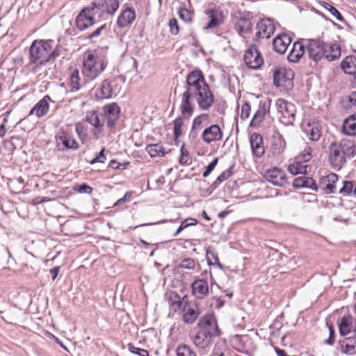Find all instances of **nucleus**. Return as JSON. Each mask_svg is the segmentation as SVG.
<instances>
[{
    "mask_svg": "<svg viewBox=\"0 0 356 356\" xmlns=\"http://www.w3.org/2000/svg\"><path fill=\"white\" fill-rule=\"evenodd\" d=\"M179 111L184 117L191 118L195 111L193 99L200 110H209L214 103V95L202 72L195 70L186 76L184 90L179 96Z\"/></svg>",
    "mask_w": 356,
    "mask_h": 356,
    "instance_id": "nucleus-1",
    "label": "nucleus"
},
{
    "mask_svg": "<svg viewBox=\"0 0 356 356\" xmlns=\"http://www.w3.org/2000/svg\"><path fill=\"white\" fill-rule=\"evenodd\" d=\"M168 302L171 312H179L186 324L194 323L200 314V309L194 301H189L187 295L181 297L176 292L168 294Z\"/></svg>",
    "mask_w": 356,
    "mask_h": 356,
    "instance_id": "nucleus-2",
    "label": "nucleus"
},
{
    "mask_svg": "<svg viewBox=\"0 0 356 356\" xmlns=\"http://www.w3.org/2000/svg\"><path fill=\"white\" fill-rule=\"evenodd\" d=\"M356 153V145L353 140L343 138L339 142L332 143L329 147V161L331 166L339 170L344 165L348 157Z\"/></svg>",
    "mask_w": 356,
    "mask_h": 356,
    "instance_id": "nucleus-3",
    "label": "nucleus"
},
{
    "mask_svg": "<svg viewBox=\"0 0 356 356\" xmlns=\"http://www.w3.org/2000/svg\"><path fill=\"white\" fill-rule=\"evenodd\" d=\"M107 65L105 59L95 51H87L83 57L82 73L85 80L93 81L100 76Z\"/></svg>",
    "mask_w": 356,
    "mask_h": 356,
    "instance_id": "nucleus-4",
    "label": "nucleus"
},
{
    "mask_svg": "<svg viewBox=\"0 0 356 356\" xmlns=\"http://www.w3.org/2000/svg\"><path fill=\"white\" fill-rule=\"evenodd\" d=\"M30 58L33 63L40 64L55 59L60 54L51 40H34L29 49Z\"/></svg>",
    "mask_w": 356,
    "mask_h": 356,
    "instance_id": "nucleus-5",
    "label": "nucleus"
},
{
    "mask_svg": "<svg viewBox=\"0 0 356 356\" xmlns=\"http://www.w3.org/2000/svg\"><path fill=\"white\" fill-rule=\"evenodd\" d=\"M312 149L310 146L306 145L303 151L294 158L288 166V171L293 175H306L307 168L309 167L308 162L312 159Z\"/></svg>",
    "mask_w": 356,
    "mask_h": 356,
    "instance_id": "nucleus-6",
    "label": "nucleus"
},
{
    "mask_svg": "<svg viewBox=\"0 0 356 356\" xmlns=\"http://www.w3.org/2000/svg\"><path fill=\"white\" fill-rule=\"evenodd\" d=\"M276 106L280 122L286 126L292 125L296 119V106L283 99H279L276 102Z\"/></svg>",
    "mask_w": 356,
    "mask_h": 356,
    "instance_id": "nucleus-7",
    "label": "nucleus"
},
{
    "mask_svg": "<svg viewBox=\"0 0 356 356\" xmlns=\"http://www.w3.org/2000/svg\"><path fill=\"white\" fill-rule=\"evenodd\" d=\"M97 17V12L90 4L83 8L77 15L75 19L76 26L79 31L86 30L100 20Z\"/></svg>",
    "mask_w": 356,
    "mask_h": 356,
    "instance_id": "nucleus-8",
    "label": "nucleus"
},
{
    "mask_svg": "<svg viewBox=\"0 0 356 356\" xmlns=\"http://www.w3.org/2000/svg\"><path fill=\"white\" fill-rule=\"evenodd\" d=\"M91 5L97 12L98 19H106L112 16L119 8V0H95Z\"/></svg>",
    "mask_w": 356,
    "mask_h": 356,
    "instance_id": "nucleus-9",
    "label": "nucleus"
},
{
    "mask_svg": "<svg viewBox=\"0 0 356 356\" xmlns=\"http://www.w3.org/2000/svg\"><path fill=\"white\" fill-rule=\"evenodd\" d=\"M294 72L286 67H279L273 74V83L277 88H291L293 86Z\"/></svg>",
    "mask_w": 356,
    "mask_h": 356,
    "instance_id": "nucleus-10",
    "label": "nucleus"
},
{
    "mask_svg": "<svg viewBox=\"0 0 356 356\" xmlns=\"http://www.w3.org/2000/svg\"><path fill=\"white\" fill-rule=\"evenodd\" d=\"M204 14L208 19L205 29H213L220 26L226 18V13L220 7L207 9L204 11Z\"/></svg>",
    "mask_w": 356,
    "mask_h": 356,
    "instance_id": "nucleus-11",
    "label": "nucleus"
},
{
    "mask_svg": "<svg viewBox=\"0 0 356 356\" xmlns=\"http://www.w3.org/2000/svg\"><path fill=\"white\" fill-rule=\"evenodd\" d=\"M244 61L249 68L257 70L264 64V58L256 45H251L245 52Z\"/></svg>",
    "mask_w": 356,
    "mask_h": 356,
    "instance_id": "nucleus-12",
    "label": "nucleus"
},
{
    "mask_svg": "<svg viewBox=\"0 0 356 356\" xmlns=\"http://www.w3.org/2000/svg\"><path fill=\"white\" fill-rule=\"evenodd\" d=\"M223 131L218 124H211L202 133L201 138L207 145L216 143L222 140Z\"/></svg>",
    "mask_w": 356,
    "mask_h": 356,
    "instance_id": "nucleus-13",
    "label": "nucleus"
},
{
    "mask_svg": "<svg viewBox=\"0 0 356 356\" xmlns=\"http://www.w3.org/2000/svg\"><path fill=\"white\" fill-rule=\"evenodd\" d=\"M306 48L309 58L318 61L325 56L323 50L326 48V43L319 40H310L307 42Z\"/></svg>",
    "mask_w": 356,
    "mask_h": 356,
    "instance_id": "nucleus-14",
    "label": "nucleus"
},
{
    "mask_svg": "<svg viewBox=\"0 0 356 356\" xmlns=\"http://www.w3.org/2000/svg\"><path fill=\"white\" fill-rule=\"evenodd\" d=\"M274 22L268 18L261 19L257 24L256 38L257 40L268 39L275 32Z\"/></svg>",
    "mask_w": 356,
    "mask_h": 356,
    "instance_id": "nucleus-15",
    "label": "nucleus"
},
{
    "mask_svg": "<svg viewBox=\"0 0 356 356\" xmlns=\"http://www.w3.org/2000/svg\"><path fill=\"white\" fill-rule=\"evenodd\" d=\"M264 177L275 186H284L287 184L286 172L279 168H273L265 172Z\"/></svg>",
    "mask_w": 356,
    "mask_h": 356,
    "instance_id": "nucleus-16",
    "label": "nucleus"
},
{
    "mask_svg": "<svg viewBox=\"0 0 356 356\" xmlns=\"http://www.w3.org/2000/svg\"><path fill=\"white\" fill-rule=\"evenodd\" d=\"M55 138L57 146L61 149H77L79 147L75 138L65 131H59Z\"/></svg>",
    "mask_w": 356,
    "mask_h": 356,
    "instance_id": "nucleus-17",
    "label": "nucleus"
},
{
    "mask_svg": "<svg viewBox=\"0 0 356 356\" xmlns=\"http://www.w3.org/2000/svg\"><path fill=\"white\" fill-rule=\"evenodd\" d=\"M286 146V141L282 135L279 132H275L272 137L269 154H270L273 158L279 159L284 152Z\"/></svg>",
    "mask_w": 356,
    "mask_h": 356,
    "instance_id": "nucleus-18",
    "label": "nucleus"
},
{
    "mask_svg": "<svg viewBox=\"0 0 356 356\" xmlns=\"http://www.w3.org/2000/svg\"><path fill=\"white\" fill-rule=\"evenodd\" d=\"M136 18V11L134 8L124 6L117 19V25L120 28H125L131 26Z\"/></svg>",
    "mask_w": 356,
    "mask_h": 356,
    "instance_id": "nucleus-19",
    "label": "nucleus"
},
{
    "mask_svg": "<svg viewBox=\"0 0 356 356\" xmlns=\"http://www.w3.org/2000/svg\"><path fill=\"white\" fill-rule=\"evenodd\" d=\"M103 111L107 126L113 127L119 119L120 113V107L116 103L108 104L104 106Z\"/></svg>",
    "mask_w": 356,
    "mask_h": 356,
    "instance_id": "nucleus-20",
    "label": "nucleus"
},
{
    "mask_svg": "<svg viewBox=\"0 0 356 356\" xmlns=\"http://www.w3.org/2000/svg\"><path fill=\"white\" fill-rule=\"evenodd\" d=\"M86 121L93 127L92 134L98 139L104 131V123L100 120L97 111L88 112L86 115Z\"/></svg>",
    "mask_w": 356,
    "mask_h": 356,
    "instance_id": "nucleus-21",
    "label": "nucleus"
},
{
    "mask_svg": "<svg viewBox=\"0 0 356 356\" xmlns=\"http://www.w3.org/2000/svg\"><path fill=\"white\" fill-rule=\"evenodd\" d=\"M270 101H261L259 102V108L250 121V125L251 127H257L260 126V124L263 122L266 114L270 112Z\"/></svg>",
    "mask_w": 356,
    "mask_h": 356,
    "instance_id": "nucleus-22",
    "label": "nucleus"
},
{
    "mask_svg": "<svg viewBox=\"0 0 356 356\" xmlns=\"http://www.w3.org/2000/svg\"><path fill=\"white\" fill-rule=\"evenodd\" d=\"M338 180L339 177L337 174L330 173L321 177L319 181V187L325 194L333 193L337 189L336 184Z\"/></svg>",
    "mask_w": 356,
    "mask_h": 356,
    "instance_id": "nucleus-23",
    "label": "nucleus"
},
{
    "mask_svg": "<svg viewBox=\"0 0 356 356\" xmlns=\"http://www.w3.org/2000/svg\"><path fill=\"white\" fill-rule=\"evenodd\" d=\"M215 337L214 334L209 332L207 327H202L193 337V341L195 346L199 348H204L211 343V339Z\"/></svg>",
    "mask_w": 356,
    "mask_h": 356,
    "instance_id": "nucleus-24",
    "label": "nucleus"
},
{
    "mask_svg": "<svg viewBox=\"0 0 356 356\" xmlns=\"http://www.w3.org/2000/svg\"><path fill=\"white\" fill-rule=\"evenodd\" d=\"M302 129L309 140L318 141L322 134V129L318 122L312 121L302 124Z\"/></svg>",
    "mask_w": 356,
    "mask_h": 356,
    "instance_id": "nucleus-25",
    "label": "nucleus"
},
{
    "mask_svg": "<svg viewBox=\"0 0 356 356\" xmlns=\"http://www.w3.org/2000/svg\"><path fill=\"white\" fill-rule=\"evenodd\" d=\"M250 143L253 155L258 158L261 157L265 153L262 136L259 134L254 133L250 136Z\"/></svg>",
    "mask_w": 356,
    "mask_h": 356,
    "instance_id": "nucleus-26",
    "label": "nucleus"
},
{
    "mask_svg": "<svg viewBox=\"0 0 356 356\" xmlns=\"http://www.w3.org/2000/svg\"><path fill=\"white\" fill-rule=\"evenodd\" d=\"M291 42V38L289 35L286 33L279 34L273 42L274 50L282 54L286 52Z\"/></svg>",
    "mask_w": 356,
    "mask_h": 356,
    "instance_id": "nucleus-27",
    "label": "nucleus"
},
{
    "mask_svg": "<svg viewBox=\"0 0 356 356\" xmlns=\"http://www.w3.org/2000/svg\"><path fill=\"white\" fill-rule=\"evenodd\" d=\"M192 294L198 299H202L209 293V286L206 280L200 279L191 284Z\"/></svg>",
    "mask_w": 356,
    "mask_h": 356,
    "instance_id": "nucleus-28",
    "label": "nucleus"
},
{
    "mask_svg": "<svg viewBox=\"0 0 356 356\" xmlns=\"http://www.w3.org/2000/svg\"><path fill=\"white\" fill-rule=\"evenodd\" d=\"M67 83L72 92L78 91L81 86V79L77 68L70 67Z\"/></svg>",
    "mask_w": 356,
    "mask_h": 356,
    "instance_id": "nucleus-29",
    "label": "nucleus"
},
{
    "mask_svg": "<svg viewBox=\"0 0 356 356\" xmlns=\"http://www.w3.org/2000/svg\"><path fill=\"white\" fill-rule=\"evenodd\" d=\"M49 99V96H45L40 99L30 111L29 115H35L38 118L46 115L49 110V105L47 101Z\"/></svg>",
    "mask_w": 356,
    "mask_h": 356,
    "instance_id": "nucleus-30",
    "label": "nucleus"
},
{
    "mask_svg": "<svg viewBox=\"0 0 356 356\" xmlns=\"http://www.w3.org/2000/svg\"><path fill=\"white\" fill-rule=\"evenodd\" d=\"M306 45L304 44L302 42L298 41L296 42L293 48L289 52L288 55V60L292 63H297L300 60V59L302 57L305 52Z\"/></svg>",
    "mask_w": 356,
    "mask_h": 356,
    "instance_id": "nucleus-31",
    "label": "nucleus"
},
{
    "mask_svg": "<svg viewBox=\"0 0 356 356\" xmlns=\"http://www.w3.org/2000/svg\"><path fill=\"white\" fill-rule=\"evenodd\" d=\"M339 333L341 336H346L352 331L356 330L353 325V318L350 315H345L339 323Z\"/></svg>",
    "mask_w": 356,
    "mask_h": 356,
    "instance_id": "nucleus-32",
    "label": "nucleus"
},
{
    "mask_svg": "<svg viewBox=\"0 0 356 356\" xmlns=\"http://www.w3.org/2000/svg\"><path fill=\"white\" fill-rule=\"evenodd\" d=\"M202 327H207L209 329V332L214 334L215 337L221 334L220 330L218 327L216 319L213 316H206L201 321Z\"/></svg>",
    "mask_w": 356,
    "mask_h": 356,
    "instance_id": "nucleus-33",
    "label": "nucleus"
},
{
    "mask_svg": "<svg viewBox=\"0 0 356 356\" xmlns=\"http://www.w3.org/2000/svg\"><path fill=\"white\" fill-rule=\"evenodd\" d=\"M293 186L296 188H308L316 191L317 186L315 181L309 177H300L293 180Z\"/></svg>",
    "mask_w": 356,
    "mask_h": 356,
    "instance_id": "nucleus-34",
    "label": "nucleus"
},
{
    "mask_svg": "<svg viewBox=\"0 0 356 356\" xmlns=\"http://www.w3.org/2000/svg\"><path fill=\"white\" fill-rule=\"evenodd\" d=\"M323 51H325L323 58L328 61L336 60L341 56V47L337 44L326 43V48H324Z\"/></svg>",
    "mask_w": 356,
    "mask_h": 356,
    "instance_id": "nucleus-35",
    "label": "nucleus"
},
{
    "mask_svg": "<svg viewBox=\"0 0 356 356\" xmlns=\"http://www.w3.org/2000/svg\"><path fill=\"white\" fill-rule=\"evenodd\" d=\"M342 130L346 135L356 136V113L344 120Z\"/></svg>",
    "mask_w": 356,
    "mask_h": 356,
    "instance_id": "nucleus-36",
    "label": "nucleus"
},
{
    "mask_svg": "<svg viewBox=\"0 0 356 356\" xmlns=\"http://www.w3.org/2000/svg\"><path fill=\"white\" fill-rule=\"evenodd\" d=\"M341 67L346 74L354 75L356 74V56H346L341 63Z\"/></svg>",
    "mask_w": 356,
    "mask_h": 356,
    "instance_id": "nucleus-37",
    "label": "nucleus"
},
{
    "mask_svg": "<svg viewBox=\"0 0 356 356\" xmlns=\"http://www.w3.org/2000/svg\"><path fill=\"white\" fill-rule=\"evenodd\" d=\"M234 29L239 35H243V34L250 32L252 23L247 19L240 18L235 23Z\"/></svg>",
    "mask_w": 356,
    "mask_h": 356,
    "instance_id": "nucleus-38",
    "label": "nucleus"
},
{
    "mask_svg": "<svg viewBox=\"0 0 356 356\" xmlns=\"http://www.w3.org/2000/svg\"><path fill=\"white\" fill-rule=\"evenodd\" d=\"M111 90H112L109 88L108 79H105L101 83L100 86L97 89L96 96L100 99L111 98L113 96Z\"/></svg>",
    "mask_w": 356,
    "mask_h": 356,
    "instance_id": "nucleus-39",
    "label": "nucleus"
},
{
    "mask_svg": "<svg viewBox=\"0 0 356 356\" xmlns=\"http://www.w3.org/2000/svg\"><path fill=\"white\" fill-rule=\"evenodd\" d=\"M146 151L151 157L163 156L168 153L160 143L148 145L146 147Z\"/></svg>",
    "mask_w": 356,
    "mask_h": 356,
    "instance_id": "nucleus-40",
    "label": "nucleus"
},
{
    "mask_svg": "<svg viewBox=\"0 0 356 356\" xmlns=\"http://www.w3.org/2000/svg\"><path fill=\"white\" fill-rule=\"evenodd\" d=\"M209 120V115L208 113H202L197 115L193 120L191 131H197L200 130Z\"/></svg>",
    "mask_w": 356,
    "mask_h": 356,
    "instance_id": "nucleus-41",
    "label": "nucleus"
},
{
    "mask_svg": "<svg viewBox=\"0 0 356 356\" xmlns=\"http://www.w3.org/2000/svg\"><path fill=\"white\" fill-rule=\"evenodd\" d=\"M108 82L109 88L112 90V95H117L121 90L124 80L121 76H118L111 79H108Z\"/></svg>",
    "mask_w": 356,
    "mask_h": 356,
    "instance_id": "nucleus-42",
    "label": "nucleus"
},
{
    "mask_svg": "<svg viewBox=\"0 0 356 356\" xmlns=\"http://www.w3.org/2000/svg\"><path fill=\"white\" fill-rule=\"evenodd\" d=\"M184 118H186L181 115V116L177 117L173 121V132L175 140H178L183 134V127L184 125Z\"/></svg>",
    "mask_w": 356,
    "mask_h": 356,
    "instance_id": "nucleus-43",
    "label": "nucleus"
},
{
    "mask_svg": "<svg viewBox=\"0 0 356 356\" xmlns=\"http://www.w3.org/2000/svg\"><path fill=\"white\" fill-rule=\"evenodd\" d=\"M341 350L347 355L356 353V341L353 339H347L341 344Z\"/></svg>",
    "mask_w": 356,
    "mask_h": 356,
    "instance_id": "nucleus-44",
    "label": "nucleus"
},
{
    "mask_svg": "<svg viewBox=\"0 0 356 356\" xmlns=\"http://www.w3.org/2000/svg\"><path fill=\"white\" fill-rule=\"evenodd\" d=\"M75 130L81 141L84 143L88 139V126L79 122L76 124Z\"/></svg>",
    "mask_w": 356,
    "mask_h": 356,
    "instance_id": "nucleus-45",
    "label": "nucleus"
},
{
    "mask_svg": "<svg viewBox=\"0 0 356 356\" xmlns=\"http://www.w3.org/2000/svg\"><path fill=\"white\" fill-rule=\"evenodd\" d=\"M179 18L186 23H191L193 21L194 13L185 7H181L178 10Z\"/></svg>",
    "mask_w": 356,
    "mask_h": 356,
    "instance_id": "nucleus-46",
    "label": "nucleus"
},
{
    "mask_svg": "<svg viewBox=\"0 0 356 356\" xmlns=\"http://www.w3.org/2000/svg\"><path fill=\"white\" fill-rule=\"evenodd\" d=\"M181 154L179 159V162L182 165H187L191 163V157L188 150L185 147V144H183L181 147Z\"/></svg>",
    "mask_w": 356,
    "mask_h": 356,
    "instance_id": "nucleus-47",
    "label": "nucleus"
},
{
    "mask_svg": "<svg viewBox=\"0 0 356 356\" xmlns=\"http://www.w3.org/2000/svg\"><path fill=\"white\" fill-rule=\"evenodd\" d=\"M177 356H197L191 348L187 345L181 344L176 349Z\"/></svg>",
    "mask_w": 356,
    "mask_h": 356,
    "instance_id": "nucleus-48",
    "label": "nucleus"
},
{
    "mask_svg": "<svg viewBox=\"0 0 356 356\" xmlns=\"http://www.w3.org/2000/svg\"><path fill=\"white\" fill-rule=\"evenodd\" d=\"M207 259L209 265H216L220 268H222V264L220 262L218 254L212 251L210 248L207 250L206 252Z\"/></svg>",
    "mask_w": 356,
    "mask_h": 356,
    "instance_id": "nucleus-49",
    "label": "nucleus"
},
{
    "mask_svg": "<svg viewBox=\"0 0 356 356\" xmlns=\"http://www.w3.org/2000/svg\"><path fill=\"white\" fill-rule=\"evenodd\" d=\"M233 174V168H229L228 169L224 170L215 180V184H220V183L225 181L228 179Z\"/></svg>",
    "mask_w": 356,
    "mask_h": 356,
    "instance_id": "nucleus-50",
    "label": "nucleus"
},
{
    "mask_svg": "<svg viewBox=\"0 0 356 356\" xmlns=\"http://www.w3.org/2000/svg\"><path fill=\"white\" fill-rule=\"evenodd\" d=\"M251 113V106L248 102H245L241 105V111L240 118L243 120H245L250 118Z\"/></svg>",
    "mask_w": 356,
    "mask_h": 356,
    "instance_id": "nucleus-51",
    "label": "nucleus"
},
{
    "mask_svg": "<svg viewBox=\"0 0 356 356\" xmlns=\"http://www.w3.org/2000/svg\"><path fill=\"white\" fill-rule=\"evenodd\" d=\"M127 348L129 350L134 354L138 355L139 356H149L148 350L137 348L132 343H128Z\"/></svg>",
    "mask_w": 356,
    "mask_h": 356,
    "instance_id": "nucleus-52",
    "label": "nucleus"
},
{
    "mask_svg": "<svg viewBox=\"0 0 356 356\" xmlns=\"http://www.w3.org/2000/svg\"><path fill=\"white\" fill-rule=\"evenodd\" d=\"M354 184L353 181H343V187L339 190V193L343 195H348L351 193L354 190Z\"/></svg>",
    "mask_w": 356,
    "mask_h": 356,
    "instance_id": "nucleus-53",
    "label": "nucleus"
},
{
    "mask_svg": "<svg viewBox=\"0 0 356 356\" xmlns=\"http://www.w3.org/2000/svg\"><path fill=\"white\" fill-rule=\"evenodd\" d=\"M170 32L172 35H177L179 33V28L177 20L175 18L170 19L169 21Z\"/></svg>",
    "mask_w": 356,
    "mask_h": 356,
    "instance_id": "nucleus-54",
    "label": "nucleus"
},
{
    "mask_svg": "<svg viewBox=\"0 0 356 356\" xmlns=\"http://www.w3.org/2000/svg\"><path fill=\"white\" fill-rule=\"evenodd\" d=\"M326 8L330 11V13L339 22H343L344 18L341 15L339 11L333 6L327 4V7Z\"/></svg>",
    "mask_w": 356,
    "mask_h": 356,
    "instance_id": "nucleus-55",
    "label": "nucleus"
},
{
    "mask_svg": "<svg viewBox=\"0 0 356 356\" xmlns=\"http://www.w3.org/2000/svg\"><path fill=\"white\" fill-rule=\"evenodd\" d=\"M180 266L186 269H194L195 261L193 259H185L181 261Z\"/></svg>",
    "mask_w": 356,
    "mask_h": 356,
    "instance_id": "nucleus-56",
    "label": "nucleus"
},
{
    "mask_svg": "<svg viewBox=\"0 0 356 356\" xmlns=\"http://www.w3.org/2000/svg\"><path fill=\"white\" fill-rule=\"evenodd\" d=\"M105 147H103L102 150L98 153L94 159L90 161V164L96 163H104L106 160V156L104 154Z\"/></svg>",
    "mask_w": 356,
    "mask_h": 356,
    "instance_id": "nucleus-57",
    "label": "nucleus"
},
{
    "mask_svg": "<svg viewBox=\"0 0 356 356\" xmlns=\"http://www.w3.org/2000/svg\"><path fill=\"white\" fill-rule=\"evenodd\" d=\"M218 162V158L214 159V160L211 162L209 165H207L206 170L203 172V177H207L209 175V174L214 170Z\"/></svg>",
    "mask_w": 356,
    "mask_h": 356,
    "instance_id": "nucleus-58",
    "label": "nucleus"
},
{
    "mask_svg": "<svg viewBox=\"0 0 356 356\" xmlns=\"http://www.w3.org/2000/svg\"><path fill=\"white\" fill-rule=\"evenodd\" d=\"M106 29V24H104L102 25L101 26H99V28H97L94 31H92L91 33H90L88 36V38L92 40L95 38H97L98 36H99L102 34V32Z\"/></svg>",
    "mask_w": 356,
    "mask_h": 356,
    "instance_id": "nucleus-59",
    "label": "nucleus"
},
{
    "mask_svg": "<svg viewBox=\"0 0 356 356\" xmlns=\"http://www.w3.org/2000/svg\"><path fill=\"white\" fill-rule=\"evenodd\" d=\"M76 190L81 193H90L92 191V188L90 186L84 184L82 185L76 186Z\"/></svg>",
    "mask_w": 356,
    "mask_h": 356,
    "instance_id": "nucleus-60",
    "label": "nucleus"
},
{
    "mask_svg": "<svg viewBox=\"0 0 356 356\" xmlns=\"http://www.w3.org/2000/svg\"><path fill=\"white\" fill-rule=\"evenodd\" d=\"M330 337L326 341V343L332 345L334 342V330L332 325L329 326Z\"/></svg>",
    "mask_w": 356,
    "mask_h": 356,
    "instance_id": "nucleus-61",
    "label": "nucleus"
},
{
    "mask_svg": "<svg viewBox=\"0 0 356 356\" xmlns=\"http://www.w3.org/2000/svg\"><path fill=\"white\" fill-rule=\"evenodd\" d=\"M132 196V192H127L123 197L119 199L115 205H121Z\"/></svg>",
    "mask_w": 356,
    "mask_h": 356,
    "instance_id": "nucleus-62",
    "label": "nucleus"
},
{
    "mask_svg": "<svg viewBox=\"0 0 356 356\" xmlns=\"http://www.w3.org/2000/svg\"><path fill=\"white\" fill-rule=\"evenodd\" d=\"M189 226L191 225L188 224V220H186V219L183 220L181 222V225H179L177 230L175 233V236H177L181 231H183L184 229L187 228Z\"/></svg>",
    "mask_w": 356,
    "mask_h": 356,
    "instance_id": "nucleus-63",
    "label": "nucleus"
},
{
    "mask_svg": "<svg viewBox=\"0 0 356 356\" xmlns=\"http://www.w3.org/2000/svg\"><path fill=\"white\" fill-rule=\"evenodd\" d=\"M350 106H355L356 108V92H353L348 97Z\"/></svg>",
    "mask_w": 356,
    "mask_h": 356,
    "instance_id": "nucleus-64",
    "label": "nucleus"
}]
</instances>
